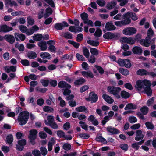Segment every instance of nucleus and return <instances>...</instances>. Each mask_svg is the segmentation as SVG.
Segmentation results:
<instances>
[{
  "mask_svg": "<svg viewBox=\"0 0 156 156\" xmlns=\"http://www.w3.org/2000/svg\"><path fill=\"white\" fill-rule=\"evenodd\" d=\"M151 81L147 79L139 80L136 81L135 88L139 92L145 93L148 96L152 94V90L150 87Z\"/></svg>",
  "mask_w": 156,
  "mask_h": 156,
  "instance_id": "obj_1",
  "label": "nucleus"
},
{
  "mask_svg": "<svg viewBox=\"0 0 156 156\" xmlns=\"http://www.w3.org/2000/svg\"><path fill=\"white\" fill-rule=\"evenodd\" d=\"M29 113L27 111L23 112L19 115L18 120L20 125L25 124L28 121Z\"/></svg>",
  "mask_w": 156,
  "mask_h": 156,
  "instance_id": "obj_2",
  "label": "nucleus"
},
{
  "mask_svg": "<svg viewBox=\"0 0 156 156\" xmlns=\"http://www.w3.org/2000/svg\"><path fill=\"white\" fill-rule=\"evenodd\" d=\"M107 90L110 93L114 95L117 98L119 99L120 98L119 93L121 90V89L120 87L108 86Z\"/></svg>",
  "mask_w": 156,
  "mask_h": 156,
  "instance_id": "obj_3",
  "label": "nucleus"
},
{
  "mask_svg": "<svg viewBox=\"0 0 156 156\" xmlns=\"http://www.w3.org/2000/svg\"><path fill=\"white\" fill-rule=\"evenodd\" d=\"M137 31V29L136 28L133 27H129L123 29L122 33L125 35L130 36L136 34Z\"/></svg>",
  "mask_w": 156,
  "mask_h": 156,
  "instance_id": "obj_4",
  "label": "nucleus"
},
{
  "mask_svg": "<svg viewBox=\"0 0 156 156\" xmlns=\"http://www.w3.org/2000/svg\"><path fill=\"white\" fill-rule=\"evenodd\" d=\"M37 131L35 129H32L29 132V134L28 136V138L30 142L32 144H35V140L37 138Z\"/></svg>",
  "mask_w": 156,
  "mask_h": 156,
  "instance_id": "obj_5",
  "label": "nucleus"
},
{
  "mask_svg": "<svg viewBox=\"0 0 156 156\" xmlns=\"http://www.w3.org/2000/svg\"><path fill=\"white\" fill-rule=\"evenodd\" d=\"M154 40H151V38L146 37L145 39L141 40L140 42L141 44L146 47H148L151 44L154 42Z\"/></svg>",
  "mask_w": 156,
  "mask_h": 156,
  "instance_id": "obj_6",
  "label": "nucleus"
},
{
  "mask_svg": "<svg viewBox=\"0 0 156 156\" xmlns=\"http://www.w3.org/2000/svg\"><path fill=\"white\" fill-rule=\"evenodd\" d=\"M123 20L122 21L125 25H128L131 22V20L130 17L129 12H128L124 14L123 15Z\"/></svg>",
  "mask_w": 156,
  "mask_h": 156,
  "instance_id": "obj_7",
  "label": "nucleus"
},
{
  "mask_svg": "<svg viewBox=\"0 0 156 156\" xmlns=\"http://www.w3.org/2000/svg\"><path fill=\"white\" fill-rule=\"evenodd\" d=\"M69 25L67 23L63 21L62 23H57L54 25L55 28L57 30H62L64 27H67Z\"/></svg>",
  "mask_w": 156,
  "mask_h": 156,
  "instance_id": "obj_8",
  "label": "nucleus"
},
{
  "mask_svg": "<svg viewBox=\"0 0 156 156\" xmlns=\"http://www.w3.org/2000/svg\"><path fill=\"white\" fill-rule=\"evenodd\" d=\"M98 97L94 92H91L89 94V98H86L87 101H91L93 102H96L98 100Z\"/></svg>",
  "mask_w": 156,
  "mask_h": 156,
  "instance_id": "obj_9",
  "label": "nucleus"
},
{
  "mask_svg": "<svg viewBox=\"0 0 156 156\" xmlns=\"http://www.w3.org/2000/svg\"><path fill=\"white\" fill-rule=\"evenodd\" d=\"M13 28L6 25H4L0 26V32H8L12 30Z\"/></svg>",
  "mask_w": 156,
  "mask_h": 156,
  "instance_id": "obj_10",
  "label": "nucleus"
},
{
  "mask_svg": "<svg viewBox=\"0 0 156 156\" xmlns=\"http://www.w3.org/2000/svg\"><path fill=\"white\" fill-rule=\"evenodd\" d=\"M14 36L16 40L17 41H23L26 38L25 35L22 34L16 33H15Z\"/></svg>",
  "mask_w": 156,
  "mask_h": 156,
  "instance_id": "obj_11",
  "label": "nucleus"
},
{
  "mask_svg": "<svg viewBox=\"0 0 156 156\" xmlns=\"http://www.w3.org/2000/svg\"><path fill=\"white\" fill-rule=\"evenodd\" d=\"M5 4L7 7L16 6L17 5V3L14 1L12 0H5Z\"/></svg>",
  "mask_w": 156,
  "mask_h": 156,
  "instance_id": "obj_12",
  "label": "nucleus"
},
{
  "mask_svg": "<svg viewBox=\"0 0 156 156\" xmlns=\"http://www.w3.org/2000/svg\"><path fill=\"white\" fill-rule=\"evenodd\" d=\"M26 144V141L25 139H22L18 141V145H17L16 148L19 150H22L24 146Z\"/></svg>",
  "mask_w": 156,
  "mask_h": 156,
  "instance_id": "obj_13",
  "label": "nucleus"
},
{
  "mask_svg": "<svg viewBox=\"0 0 156 156\" xmlns=\"http://www.w3.org/2000/svg\"><path fill=\"white\" fill-rule=\"evenodd\" d=\"M105 30L108 31L114 30L115 29V26L112 22H107L105 26Z\"/></svg>",
  "mask_w": 156,
  "mask_h": 156,
  "instance_id": "obj_14",
  "label": "nucleus"
},
{
  "mask_svg": "<svg viewBox=\"0 0 156 156\" xmlns=\"http://www.w3.org/2000/svg\"><path fill=\"white\" fill-rule=\"evenodd\" d=\"M142 49L140 47L135 46L132 49V51L134 54L140 55L142 54Z\"/></svg>",
  "mask_w": 156,
  "mask_h": 156,
  "instance_id": "obj_15",
  "label": "nucleus"
},
{
  "mask_svg": "<svg viewBox=\"0 0 156 156\" xmlns=\"http://www.w3.org/2000/svg\"><path fill=\"white\" fill-rule=\"evenodd\" d=\"M104 38L107 39H111L116 38L117 36L111 32H107L105 34L103 35Z\"/></svg>",
  "mask_w": 156,
  "mask_h": 156,
  "instance_id": "obj_16",
  "label": "nucleus"
},
{
  "mask_svg": "<svg viewBox=\"0 0 156 156\" xmlns=\"http://www.w3.org/2000/svg\"><path fill=\"white\" fill-rule=\"evenodd\" d=\"M5 38L6 41L10 44L13 43L15 41V39L14 37L11 35H6L4 37Z\"/></svg>",
  "mask_w": 156,
  "mask_h": 156,
  "instance_id": "obj_17",
  "label": "nucleus"
},
{
  "mask_svg": "<svg viewBox=\"0 0 156 156\" xmlns=\"http://www.w3.org/2000/svg\"><path fill=\"white\" fill-rule=\"evenodd\" d=\"M102 97L105 101L109 104H112L114 102L113 99L108 95L104 94L103 95Z\"/></svg>",
  "mask_w": 156,
  "mask_h": 156,
  "instance_id": "obj_18",
  "label": "nucleus"
},
{
  "mask_svg": "<svg viewBox=\"0 0 156 156\" xmlns=\"http://www.w3.org/2000/svg\"><path fill=\"white\" fill-rule=\"evenodd\" d=\"M106 129L108 132L112 134H117L120 133V132L118 130L111 126L107 127Z\"/></svg>",
  "mask_w": 156,
  "mask_h": 156,
  "instance_id": "obj_19",
  "label": "nucleus"
},
{
  "mask_svg": "<svg viewBox=\"0 0 156 156\" xmlns=\"http://www.w3.org/2000/svg\"><path fill=\"white\" fill-rule=\"evenodd\" d=\"M81 73L83 77H86L87 78H92L94 77V75L93 73L90 71H82Z\"/></svg>",
  "mask_w": 156,
  "mask_h": 156,
  "instance_id": "obj_20",
  "label": "nucleus"
},
{
  "mask_svg": "<svg viewBox=\"0 0 156 156\" xmlns=\"http://www.w3.org/2000/svg\"><path fill=\"white\" fill-rule=\"evenodd\" d=\"M38 46L40 47L41 51H45L47 48V43L45 41H41L38 43Z\"/></svg>",
  "mask_w": 156,
  "mask_h": 156,
  "instance_id": "obj_21",
  "label": "nucleus"
},
{
  "mask_svg": "<svg viewBox=\"0 0 156 156\" xmlns=\"http://www.w3.org/2000/svg\"><path fill=\"white\" fill-rule=\"evenodd\" d=\"M58 86L59 87L68 89H70L71 87V86L70 85L63 81H61L59 83Z\"/></svg>",
  "mask_w": 156,
  "mask_h": 156,
  "instance_id": "obj_22",
  "label": "nucleus"
},
{
  "mask_svg": "<svg viewBox=\"0 0 156 156\" xmlns=\"http://www.w3.org/2000/svg\"><path fill=\"white\" fill-rule=\"evenodd\" d=\"M136 134V136L135 137L136 140L139 141L142 140L143 139L144 135L142 133V131L141 130H137Z\"/></svg>",
  "mask_w": 156,
  "mask_h": 156,
  "instance_id": "obj_23",
  "label": "nucleus"
},
{
  "mask_svg": "<svg viewBox=\"0 0 156 156\" xmlns=\"http://www.w3.org/2000/svg\"><path fill=\"white\" fill-rule=\"evenodd\" d=\"M16 66H12L10 67L5 66V71L7 73H9L10 72H15L16 70Z\"/></svg>",
  "mask_w": 156,
  "mask_h": 156,
  "instance_id": "obj_24",
  "label": "nucleus"
},
{
  "mask_svg": "<svg viewBox=\"0 0 156 156\" xmlns=\"http://www.w3.org/2000/svg\"><path fill=\"white\" fill-rule=\"evenodd\" d=\"M85 82V80L83 78H80L76 80L74 82L75 86L81 85Z\"/></svg>",
  "mask_w": 156,
  "mask_h": 156,
  "instance_id": "obj_25",
  "label": "nucleus"
},
{
  "mask_svg": "<svg viewBox=\"0 0 156 156\" xmlns=\"http://www.w3.org/2000/svg\"><path fill=\"white\" fill-rule=\"evenodd\" d=\"M54 121V117L52 116H49L47 117V119L45 120V122L47 126L50 125Z\"/></svg>",
  "mask_w": 156,
  "mask_h": 156,
  "instance_id": "obj_26",
  "label": "nucleus"
},
{
  "mask_svg": "<svg viewBox=\"0 0 156 156\" xmlns=\"http://www.w3.org/2000/svg\"><path fill=\"white\" fill-rule=\"evenodd\" d=\"M88 120L91 122L92 124L96 126L98 124V120L92 115H91L89 117Z\"/></svg>",
  "mask_w": 156,
  "mask_h": 156,
  "instance_id": "obj_27",
  "label": "nucleus"
},
{
  "mask_svg": "<svg viewBox=\"0 0 156 156\" xmlns=\"http://www.w3.org/2000/svg\"><path fill=\"white\" fill-rule=\"evenodd\" d=\"M11 15L14 16H24V12L22 11H14L12 12Z\"/></svg>",
  "mask_w": 156,
  "mask_h": 156,
  "instance_id": "obj_28",
  "label": "nucleus"
},
{
  "mask_svg": "<svg viewBox=\"0 0 156 156\" xmlns=\"http://www.w3.org/2000/svg\"><path fill=\"white\" fill-rule=\"evenodd\" d=\"M40 56L42 58L47 59H50L51 57L50 54L47 52L41 53L40 54Z\"/></svg>",
  "mask_w": 156,
  "mask_h": 156,
  "instance_id": "obj_29",
  "label": "nucleus"
},
{
  "mask_svg": "<svg viewBox=\"0 0 156 156\" xmlns=\"http://www.w3.org/2000/svg\"><path fill=\"white\" fill-rule=\"evenodd\" d=\"M136 73L137 75L140 76L147 75L148 72L145 69H140L137 71Z\"/></svg>",
  "mask_w": 156,
  "mask_h": 156,
  "instance_id": "obj_30",
  "label": "nucleus"
},
{
  "mask_svg": "<svg viewBox=\"0 0 156 156\" xmlns=\"http://www.w3.org/2000/svg\"><path fill=\"white\" fill-rule=\"evenodd\" d=\"M15 47L20 51H23L24 50V46L22 44L16 43L15 44Z\"/></svg>",
  "mask_w": 156,
  "mask_h": 156,
  "instance_id": "obj_31",
  "label": "nucleus"
},
{
  "mask_svg": "<svg viewBox=\"0 0 156 156\" xmlns=\"http://www.w3.org/2000/svg\"><path fill=\"white\" fill-rule=\"evenodd\" d=\"M43 38L42 35L40 34H34L33 37L34 40L36 41H40Z\"/></svg>",
  "mask_w": 156,
  "mask_h": 156,
  "instance_id": "obj_32",
  "label": "nucleus"
},
{
  "mask_svg": "<svg viewBox=\"0 0 156 156\" xmlns=\"http://www.w3.org/2000/svg\"><path fill=\"white\" fill-rule=\"evenodd\" d=\"M136 108V106L132 103L128 104L124 108L125 110L135 109Z\"/></svg>",
  "mask_w": 156,
  "mask_h": 156,
  "instance_id": "obj_33",
  "label": "nucleus"
},
{
  "mask_svg": "<svg viewBox=\"0 0 156 156\" xmlns=\"http://www.w3.org/2000/svg\"><path fill=\"white\" fill-rule=\"evenodd\" d=\"M119 71L122 74L125 76L128 75L129 73V71L127 69L122 68H120Z\"/></svg>",
  "mask_w": 156,
  "mask_h": 156,
  "instance_id": "obj_34",
  "label": "nucleus"
},
{
  "mask_svg": "<svg viewBox=\"0 0 156 156\" xmlns=\"http://www.w3.org/2000/svg\"><path fill=\"white\" fill-rule=\"evenodd\" d=\"M116 2L115 1H112L111 2L108 3L107 5V8L109 9H111L113 8L116 5Z\"/></svg>",
  "mask_w": 156,
  "mask_h": 156,
  "instance_id": "obj_35",
  "label": "nucleus"
},
{
  "mask_svg": "<svg viewBox=\"0 0 156 156\" xmlns=\"http://www.w3.org/2000/svg\"><path fill=\"white\" fill-rule=\"evenodd\" d=\"M27 56L30 59H34L36 58L37 56L36 53L33 51H30L28 52Z\"/></svg>",
  "mask_w": 156,
  "mask_h": 156,
  "instance_id": "obj_36",
  "label": "nucleus"
},
{
  "mask_svg": "<svg viewBox=\"0 0 156 156\" xmlns=\"http://www.w3.org/2000/svg\"><path fill=\"white\" fill-rule=\"evenodd\" d=\"M52 12V10L51 8L50 7L47 8L45 10V13L44 15V16L45 18L51 15Z\"/></svg>",
  "mask_w": 156,
  "mask_h": 156,
  "instance_id": "obj_37",
  "label": "nucleus"
},
{
  "mask_svg": "<svg viewBox=\"0 0 156 156\" xmlns=\"http://www.w3.org/2000/svg\"><path fill=\"white\" fill-rule=\"evenodd\" d=\"M121 94L122 97L125 99L128 98L130 96L129 94L125 91H122L121 93Z\"/></svg>",
  "mask_w": 156,
  "mask_h": 156,
  "instance_id": "obj_38",
  "label": "nucleus"
},
{
  "mask_svg": "<svg viewBox=\"0 0 156 156\" xmlns=\"http://www.w3.org/2000/svg\"><path fill=\"white\" fill-rule=\"evenodd\" d=\"M140 111L143 115H145L148 112V108L147 106H144L141 108Z\"/></svg>",
  "mask_w": 156,
  "mask_h": 156,
  "instance_id": "obj_39",
  "label": "nucleus"
},
{
  "mask_svg": "<svg viewBox=\"0 0 156 156\" xmlns=\"http://www.w3.org/2000/svg\"><path fill=\"white\" fill-rule=\"evenodd\" d=\"M102 32L101 30L99 28H97L96 31L94 34V35L97 37H100L102 35Z\"/></svg>",
  "mask_w": 156,
  "mask_h": 156,
  "instance_id": "obj_40",
  "label": "nucleus"
},
{
  "mask_svg": "<svg viewBox=\"0 0 156 156\" xmlns=\"http://www.w3.org/2000/svg\"><path fill=\"white\" fill-rule=\"evenodd\" d=\"M136 41V39L135 38L133 37H128L127 43L129 44H135Z\"/></svg>",
  "mask_w": 156,
  "mask_h": 156,
  "instance_id": "obj_41",
  "label": "nucleus"
},
{
  "mask_svg": "<svg viewBox=\"0 0 156 156\" xmlns=\"http://www.w3.org/2000/svg\"><path fill=\"white\" fill-rule=\"evenodd\" d=\"M87 42L88 44L95 46H97L99 45V43L98 41L89 40L87 41Z\"/></svg>",
  "mask_w": 156,
  "mask_h": 156,
  "instance_id": "obj_42",
  "label": "nucleus"
},
{
  "mask_svg": "<svg viewBox=\"0 0 156 156\" xmlns=\"http://www.w3.org/2000/svg\"><path fill=\"white\" fill-rule=\"evenodd\" d=\"M83 52L84 56L87 58H88L89 56V52L88 49L85 47L83 48Z\"/></svg>",
  "mask_w": 156,
  "mask_h": 156,
  "instance_id": "obj_43",
  "label": "nucleus"
},
{
  "mask_svg": "<svg viewBox=\"0 0 156 156\" xmlns=\"http://www.w3.org/2000/svg\"><path fill=\"white\" fill-rule=\"evenodd\" d=\"M87 109V108L84 106H80L76 108V111L80 112H83Z\"/></svg>",
  "mask_w": 156,
  "mask_h": 156,
  "instance_id": "obj_44",
  "label": "nucleus"
},
{
  "mask_svg": "<svg viewBox=\"0 0 156 156\" xmlns=\"http://www.w3.org/2000/svg\"><path fill=\"white\" fill-rule=\"evenodd\" d=\"M129 15L130 18L133 20L136 21L138 19L136 14L135 13L129 12Z\"/></svg>",
  "mask_w": 156,
  "mask_h": 156,
  "instance_id": "obj_45",
  "label": "nucleus"
},
{
  "mask_svg": "<svg viewBox=\"0 0 156 156\" xmlns=\"http://www.w3.org/2000/svg\"><path fill=\"white\" fill-rule=\"evenodd\" d=\"M96 141H98L101 142L103 143H105L107 142L106 140L102 137L101 136L97 137L96 138Z\"/></svg>",
  "mask_w": 156,
  "mask_h": 156,
  "instance_id": "obj_46",
  "label": "nucleus"
},
{
  "mask_svg": "<svg viewBox=\"0 0 156 156\" xmlns=\"http://www.w3.org/2000/svg\"><path fill=\"white\" fill-rule=\"evenodd\" d=\"M79 123L81 127L85 130H87L88 129V125H86L85 122L82 121L79 122Z\"/></svg>",
  "mask_w": 156,
  "mask_h": 156,
  "instance_id": "obj_47",
  "label": "nucleus"
},
{
  "mask_svg": "<svg viewBox=\"0 0 156 156\" xmlns=\"http://www.w3.org/2000/svg\"><path fill=\"white\" fill-rule=\"evenodd\" d=\"M80 16L82 20L83 21L84 23L88 19V15L85 13L81 14Z\"/></svg>",
  "mask_w": 156,
  "mask_h": 156,
  "instance_id": "obj_48",
  "label": "nucleus"
},
{
  "mask_svg": "<svg viewBox=\"0 0 156 156\" xmlns=\"http://www.w3.org/2000/svg\"><path fill=\"white\" fill-rule=\"evenodd\" d=\"M40 82L42 85L44 87L47 86L48 85L49 82L50 83L48 80L45 79L41 80Z\"/></svg>",
  "mask_w": 156,
  "mask_h": 156,
  "instance_id": "obj_49",
  "label": "nucleus"
},
{
  "mask_svg": "<svg viewBox=\"0 0 156 156\" xmlns=\"http://www.w3.org/2000/svg\"><path fill=\"white\" fill-rule=\"evenodd\" d=\"M145 125L147 127V128L149 129H152L154 128V125L152 124V123L150 122H146L145 123Z\"/></svg>",
  "mask_w": 156,
  "mask_h": 156,
  "instance_id": "obj_50",
  "label": "nucleus"
},
{
  "mask_svg": "<svg viewBox=\"0 0 156 156\" xmlns=\"http://www.w3.org/2000/svg\"><path fill=\"white\" fill-rule=\"evenodd\" d=\"M13 140V137L12 135L8 136L6 138L7 142L10 144L12 143Z\"/></svg>",
  "mask_w": 156,
  "mask_h": 156,
  "instance_id": "obj_51",
  "label": "nucleus"
},
{
  "mask_svg": "<svg viewBox=\"0 0 156 156\" xmlns=\"http://www.w3.org/2000/svg\"><path fill=\"white\" fill-rule=\"evenodd\" d=\"M57 134L58 136L60 138L65 137V133L61 130H58L57 131Z\"/></svg>",
  "mask_w": 156,
  "mask_h": 156,
  "instance_id": "obj_52",
  "label": "nucleus"
},
{
  "mask_svg": "<svg viewBox=\"0 0 156 156\" xmlns=\"http://www.w3.org/2000/svg\"><path fill=\"white\" fill-rule=\"evenodd\" d=\"M90 51L92 54L95 55H97L98 54V50L94 48H91Z\"/></svg>",
  "mask_w": 156,
  "mask_h": 156,
  "instance_id": "obj_53",
  "label": "nucleus"
},
{
  "mask_svg": "<svg viewBox=\"0 0 156 156\" xmlns=\"http://www.w3.org/2000/svg\"><path fill=\"white\" fill-rule=\"evenodd\" d=\"M27 22L30 25H33L34 23V20L30 16L28 17L27 20Z\"/></svg>",
  "mask_w": 156,
  "mask_h": 156,
  "instance_id": "obj_54",
  "label": "nucleus"
},
{
  "mask_svg": "<svg viewBox=\"0 0 156 156\" xmlns=\"http://www.w3.org/2000/svg\"><path fill=\"white\" fill-rule=\"evenodd\" d=\"M44 111L46 112H50L53 111V109L50 107L46 106L43 108Z\"/></svg>",
  "mask_w": 156,
  "mask_h": 156,
  "instance_id": "obj_55",
  "label": "nucleus"
},
{
  "mask_svg": "<svg viewBox=\"0 0 156 156\" xmlns=\"http://www.w3.org/2000/svg\"><path fill=\"white\" fill-rule=\"evenodd\" d=\"M19 28L21 31L22 33H25L27 31V28L25 26L19 25Z\"/></svg>",
  "mask_w": 156,
  "mask_h": 156,
  "instance_id": "obj_56",
  "label": "nucleus"
},
{
  "mask_svg": "<svg viewBox=\"0 0 156 156\" xmlns=\"http://www.w3.org/2000/svg\"><path fill=\"white\" fill-rule=\"evenodd\" d=\"M154 32L152 29L150 28H149L148 31L147 32V37L151 38V37L153 36V34Z\"/></svg>",
  "mask_w": 156,
  "mask_h": 156,
  "instance_id": "obj_57",
  "label": "nucleus"
},
{
  "mask_svg": "<svg viewBox=\"0 0 156 156\" xmlns=\"http://www.w3.org/2000/svg\"><path fill=\"white\" fill-rule=\"evenodd\" d=\"M40 150L41 151L42 154L44 155H46L47 153V150L46 147H41L40 148Z\"/></svg>",
  "mask_w": 156,
  "mask_h": 156,
  "instance_id": "obj_58",
  "label": "nucleus"
},
{
  "mask_svg": "<svg viewBox=\"0 0 156 156\" xmlns=\"http://www.w3.org/2000/svg\"><path fill=\"white\" fill-rule=\"evenodd\" d=\"M131 64L129 60L125 59L124 66L126 68H129L131 66Z\"/></svg>",
  "mask_w": 156,
  "mask_h": 156,
  "instance_id": "obj_59",
  "label": "nucleus"
},
{
  "mask_svg": "<svg viewBox=\"0 0 156 156\" xmlns=\"http://www.w3.org/2000/svg\"><path fill=\"white\" fill-rule=\"evenodd\" d=\"M129 121L130 123H133L137 122V119L135 117L130 116L129 118Z\"/></svg>",
  "mask_w": 156,
  "mask_h": 156,
  "instance_id": "obj_60",
  "label": "nucleus"
},
{
  "mask_svg": "<svg viewBox=\"0 0 156 156\" xmlns=\"http://www.w3.org/2000/svg\"><path fill=\"white\" fill-rule=\"evenodd\" d=\"M119 147L125 151H127L128 148V145L125 144H121Z\"/></svg>",
  "mask_w": 156,
  "mask_h": 156,
  "instance_id": "obj_61",
  "label": "nucleus"
},
{
  "mask_svg": "<svg viewBox=\"0 0 156 156\" xmlns=\"http://www.w3.org/2000/svg\"><path fill=\"white\" fill-rule=\"evenodd\" d=\"M63 36L64 37L67 39H71L72 37V34L69 32L64 33Z\"/></svg>",
  "mask_w": 156,
  "mask_h": 156,
  "instance_id": "obj_62",
  "label": "nucleus"
},
{
  "mask_svg": "<svg viewBox=\"0 0 156 156\" xmlns=\"http://www.w3.org/2000/svg\"><path fill=\"white\" fill-rule=\"evenodd\" d=\"M39 134L40 138L42 139L46 138L47 137V134L43 131H40Z\"/></svg>",
  "mask_w": 156,
  "mask_h": 156,
  "instance_id": "obj_63",
  "label": "nucleus"
},
{
  "mask_svg": "<svg viewBox=\"0 0 156 156\" xmlns=\"http://www.w3.org/2000/svg\"><path fill=\"white\" fill-rule=\"evenodd\" d=\"M89 88V87L88 85H85L82 87L80 89V91L83 93L87 90Z\"/></svg>",
  "mask_w": 156,
  "mask_h": 156,
  "instance_id": "obj_64",
  "label": "nucleus"
}]
</instances>
